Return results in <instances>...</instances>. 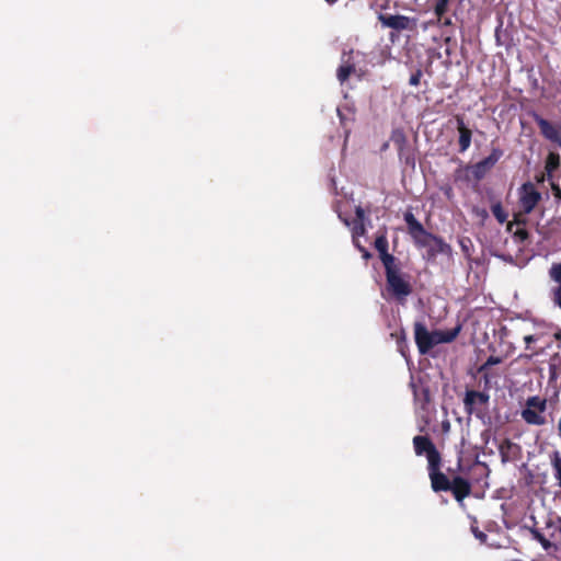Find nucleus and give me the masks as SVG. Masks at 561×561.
Wrapping results in <instances>:
<instances>
[{
    "label": "nucleus",
    "instance_id": "473e14b6",
    "mask_svg": "<svg viewBox=\"0 0 561 561\" xmlns=\"http://www.w3.org/2000/svg\"><path fill=\"white\" fill-rule=\"evenodd\" d=\"M366 220V215H365V210L362 206H357L355 208V219L354 221H362V222H365Z\"/></svg>",
    "mask_w": 561,
    "mask_h": 561
},
{
    "label": "nucleus",
    "instance_id": "4be33fe9",
    "mask_svg": "<svg viewBox=\"0 0 561 561\" xmlns=\"http://www.w3.org/2000/svg\"><path fill=\"white\" fill-rule=\"evenodd\" d=\"M480 375V385L483 388V391L488 392L492 388V379L495 377L494 374L490 371V369L485 371H478Z\"/></svg>",
    "mask_w": 561,
    "mask_h": 561
},
{
    "label": "nucleus",
    "instance_id": "1a4fd4ad",
    "mask_svg": "<svg viewBox=\"0 0 561 561\" xmlns=\"http://www.w3.org/2000/svg\"><path fill=\"white\" fill-rule=\"evenodd\" d=\"M413 447L417 456H426L427 466L442 461L439 451L428 436H414Z\"/></svg>",
    "mask_w": 561,
    "mask_h": 561
},
{
    "label": "nucleus",
    "instance_id": "5701e85b",
    "mask_svg": "<svg viewBox=\"0 0 561 561\" xmlns=\"http://www.w3.org/2000/svg\"><path fill=\"white\" fill-rule=\"evenodd\" d=\"M391 336L396 337L400 353L403 356H405L404 348L408 347V345H407V336H405L404 330H400L399 332L391 333Z\"/></svg>",
    "mask_w": 561,
    "mask_h": 561
},
{
    "label": "nucleus",
    "instance_id": "7ed1b4c3",
    "mask_svg": "<svg viewBox=\"0 0 561 561\" xmlns=\"http://www.w3.org/2000/svg\"><path fill=\"white\" fill-rule=\"evenodd\" d=\"M385 267L387 290L398 300L404 299L412 293L411 284L403 277L398 261Z\"/></svg>",
    "mask_w": 561,
    "mask_h": 561
},
{
    "label": "nucleus",
    "instance_id": "6ab92c4d",
    "mask_svg": "<svg viewBox=\"0 0 561 561\" xmlns=\"http://www.w3.org/2000/svg\"><path fill=\"white\" fill-rule=\"evenodd\" d=\"M549 383L553 385L557 382L560 374H561V358L556 355L549 362Z\"/></svg>",
    "mask_w": 561,
    "mask_h": 561
},
{
    "label": "nucleus",
    "instance_id": "c85d7f7f",
    "mask_svg": "<svg viewBox=\"0 0 561 561\" xmlns=\"http://www.w3.org/2000/svg\"><path fill=\"white\" fill-rule=\"evenodd\" d=\"M502 363V358L497 356H490L488 359L478 368L477 371H485L490 369L491 366L497 365Z\"/></svg>",
    "mask_w": 561,
    "mask_h": 561
},
{
    "label": "nucleus",
    "instance_id": "58836bf2",
    "mask_svg": "<svg viewBox=\"0 0 561 561\" xmlns=\"http://www.w3.org/2000/svg\"><path fill=\"white\" fill-rule=\"evenodd\" d=\"M328 4L332 5L334 4L337 0H324Z\"/></svg>",
    "mask_w": 561,
    "mask_h": 561
},
{
    "label": "nucleus",
    "instance_id": "dca6fc26",
    "mask_svg": "<svg viewBox=\"0 0 561 561\" xmlns=\"http://www.w3.org/2000/svg\"><path fill=\"white\" fill-rule=\"evenodd\" d=\"M412 388L415 405L422 411L427 412L432 401L430 388L424 386L417 387L414 383H412Z\"/></svg>",
    "mask_w": 561,
    "mask_h": 561
},
{
    "label": "nucleus",
    "instance_id": "f704fd0d",
    "mask_svg": "<svg viewBox=\"0 0 561 561\" xmlns=\"http://www.w3.org/2000/svg\"><path fill=\"white\" fill-rule=\"evenodd\" d=\"M551 190L554 198L560 202L561 201V187L558 183L551 182Z\"/></svg>",
    "mask_w": 561,
    "mask_h": 561
},
{
    "label": "nucleus",
    "instance_id": "a211bd4d",
    "mask_svg": "<svg viewBox=\"0 0 561 561\" xmlns=\"http://www.w3.org/2000/svg\"><path fill=\"white\" fill-rule=\"evenodd\" d=\"M431 332H432V336L435 342V345H437V344H442V343L453 342L459 333V328H456L454 330H448V331L434 330Z\"/></svg>",
    "mask_w": 561,
    "mask_h": 561
},
{
    "label": "nucleus",
    "instance_id": "c756f323",
    "mask_svg": "<svg viewBox=\"0 0 561 561\" xmlns=\"http://www.w3.org/2000/svg\"><path fill=\"white\" fill-rule=\"evenodd\" d=\"M533 537L539 541L545 550H548L551 547V542L538 530H531Z\"/></svg>",
    "mask_w": 561,
    "mask_h": 561
},
{
    "label": "nucleus",
    "instance_id": "393cba45",
    "mask_svg": "<svg viewBox=\"0 0 561 561\" xmlns=\"http://www.w3.org/2000/svg\"><path fill=\"white\" fill-rule=\"evenodd\" d=\"M551 463L554 472V478L558 481V485L561 488V457L559 453L554 454Z\"/></svg>",
    "mask_w": 561,
    "mask_h": 561
},
{
    "label": "nucleus",
    "instance_id": "b1692460",
    "mask_svg": "<svg viewBox=\"0 0 561 561\" xmlns=\"http://www.w3.org/2000/svg\"><path fill=\"white\" fill-rule=\"evenodd\" d=\"M526 215L527 214H524V210H522L520 213L518 214H515L514 215V219L513 221H510L507 224V231L512 232L513 231V226L514 225H517L519 227H524L526 224H527V218H526Z\"/></svg>",
    "mask_w": 561,
    "mask_h": 561
},
{
    "label": "nucleus",
    "instance_id": "f8f14e48",
    "mask_svg": "<svg viewBox=\"0 0 561 561\" xmlns=\"http://www.w3.org/2000/svg\"><path fill=\"white\" fill-rule=\"evenodd\" d=\"M378 21L383 27H389L396 31L412 30L415 26V19H411L405 15H391V14H378Z\"/></svg>",
    "mask_w": 561,
    "mask_h": 561
},
{
    "label": "nucleus",
    "instance_id": "9b49d317",
    "mask_svg": "<svg viewBox=\"0 0 561 561\" xmlns=\"http://www.w3.org/2000/svg\"><path fill=\"white\" fill-rule=\"evenodd\" d=\"M414 340L420 354H427L434 346L435 342L432 336V332L427 330L423 322L414 323Z\"/></svg>",
    "mask_w": 561,
    "mask_h": 561
},
{
    "label": "nucleus",
    "instance_id": "2eb2a0df",
    "mask_svg": "<svg viewBox=\"0 0 561 561\" xmlns=\"http://www.w3.org/2000/svg\"><path fill=\"white\" fill-rule=\"evenodd\" d=\"M455 121L457 124V130L459 133V138H458L459 149H458V151L460 153H463L471 146L472 130L465 124L463 115H460V114L455 115Z\"/></svg>",
    "mask_w": 561,
    "mask_h": 561
},
{
    "label": "nucleus",
    "instance_id": "4468645a",
    "mask_svg": "<svg viewBox=\"0 0 561 561\" xmlns=\"http://www.w3.org/2000/svg\"><path fill=\"white\" fill-rule=\"evenodd\" d=\"M374 247L378 251L379 257H380L383 266H386L387 264H392L393 262L397 261V259L388 252L389 242H388V238H387V229L386 228L378 231L375 242H374Z\"/></svg>",
    "mask_w": 561,
    "mask_h": 561
},
{
    "label": "nucleus",
    "instance_id": "412c9836",
    "mask_svg": "<svg viewBox=\"0 0 561 561\" xmlns=\"http://www.w3.org/2000/svg\"><path fill=\"white\" fill-rule=\"evenodd\" d=\"M449 1L450 0H436L434 5V14L437 18V22H440L448 11Z\"/></svg>",
    "mask_w": 561,
    "mask_h": 561
},
{
    "label": "nucleus",
    "instance_id": "9d476101",
    "mask_svg": "<svg viewBox=\"0 0 561 561\" xmlns=\"http://www.w3.org/2000/svg\"><path fill=\"white\" fill-rule=\"evenodd\" d=\"M541 201V194L531 182L524 183L519 188V205L524 214H530Z\"/></svg>",
    "mask_w": 561,
    "mask_h": 561
},
{
    "label": "nucleus",
    "instance_id": "bb28decb",
    "mask_svg": "<svg viewBox=\"0 0 561 561\" xmlns=\"http://www.w3.org/2000/svg\"><path fill=\"white\" fill-rule=\"evenodd\" d=\"M549 276L552 280L558 283V286H561V262L553 263L549 270Z\"/></svg>",
    "mask_w": 561,
    "mask_h": 561
},
{
    "label": "nucleus",
    "instance_id": "e433bc0d",
    "mask_svg": "<svg viewBox=\"0 0 561 561\" xmlns=\"http://www.w3.org/2000/svg\"><path fill=\"white\" fill-rule=\"evenodd\" d=\"M524 341H525V343L527 344V347H529V345H530L533 342H535V341H536V337H535V335H526V336L524 337Z\"/></svg>",
    "mask_w": 561,
    "mask_h": 561
},
{
    "label": "nucleus",
    "instance_id": "aec40b11",
    "mask_svg": "<svg viewBox=\"0 0 561 561\" xmlns=\"http://www.w3.org/2000/svg\"><path fill=\"white\" fill-rule=\"evenodd\" d=\"M491 211L500 224H504L507 220V213L504 210L501 202L492 204Z\"/></svg>",
    "mask_w": 561,
    "mask_h": 561
},
{
    "label": "nucleus",
    "instance_id": "f03ea898",
    "mask_svg": "<svg viewBox=\"0 0 561 561\" xmlns=\"http://www.w3.org/2000/svg\"><path fill=\"white\" fill-rule=\"evenodd\" d=\"M440 466L442 461L427 466L432 490L435 493L450 491L455 500L459 503H462L463 500L471 493L470 482L460 476H455L451 479L448 478L440 470Z\"/></svg>",
    "mask_w": 561,
    "mask_h": 561
},
{
    "label": "nucleus",
    "instance_id": "39448f33",
    "mask_svg": "<svg viewBox=\"0 0 561 561\" xmlns=\"http://www.w3.org/2000/svg\"><path fill=\"white\" fill-rule=\"evenodd\" d=\"M531 117L542 138L561 148V121H549L536 112L531 114Z\"/></svg>",
    "mask_w": 561,
    "mask_h": 561
},
{
    "label": "nucleus",
    "instance_id": "72a5a7b5",
    "mask_svg": "<svg viewBox=\"0 0 561 561\" xmlns=\"http://www.w3.org/2000/svg\"><path fill=\"white\" fill-rule=\"evenodd\" d=\"M553 302L561 309V286L553 289Z\"/></svg>",
    "mask_w": 561,
    "mask_h": 561
},
{
    "label": "nucleus",
    "instance_id": "f3484780",
    "mask_svg": "<svg viewBox=\"0 0 561 561\" xmlns=\"http://www.w3.org/2000/svg\"><path fill=\"white\" fill-rule=\"evenodd\" d=\"M560 168V156L558 152L550 151L547 154L545 161V171L548 181H551L553 172H556Z\"/></svg>",
    "mask_w": 561,
    "mask_h": 561
},
{
    "label": "nucleus",
    "instance_id": "a878e982",
    "mask_svg": "<svg viewBox=\"0 0 561 561\" xmlns=\"http://www.w3.org/2000/svg\"><path fill=\"white\" fill-rule=\"evenodd\" d=\"M366 225L362 221H353L352 237L353 241L358 240V237H363L366 234Z\"/></svg>",
    "mask_w": 561,
    "mask_h": 561
},
{
    "label": "nucleus",
    "instance_id": "ddd939ff",
    "mask_svg": "<svg viewBox=\"0 0 561 561\" xmlns=\"http://www.w3.org/2000/svg\"><path fill=\"white\" fill-rule=\"evenodd\" d=\"M356 73V62L354 60V50L343 51L341 65L336 70V78L341 83L348 80L351 75Z\"/></svg>",
    "mask_w": 561,
    "mask_h": 561
},
{
    "label": "nucleus",
    "instance_id": "2f4dec72",
    "mask_svg": "<svg viewBox=\"0 0 561 561\" xmlns=\"http://www.w3.org/2000/svg\"><path fill=\"white\" fill-rule=\"evenodd\" d=\"M421 77H422V71L420 69H417L414 73L411 75L409 83L414 87L419 85Z\"/></svg>",
    "mask_w": 561,
    "mask_h": 561
},
{
    "label": "nucleus",
    "instance_id": "cd10ccee",
    "mask_svg": "<svg viewBox=\"0 0 561 561\" xmlns=\"http://www.w3.org/2000/svg\"><path fill=\"white\" fill-rule=\"evenodd\" d=\"M512 232L514 240L518 243H524L529 238V233L524 227H518L515 231Z\"/></svg>",
    "mask_w": 561,
    "mask_h": 561
},
{
    "label": "nucleus",
    "instance_id": "4c0bfd02",
    "mask_svg": "<svg viewBox=\"0 0 561 561\" xmlns=\"http://www.w3.org/2000/svg\"><path fill=\"white\" fill-rule=\"evenodd\" d=\"M436 24H442V25H444V26H447V25H450V24H451V20H450V19H448V18H447V19H444V20L442 19V21H440V22H437V21H436Z\"/></svg>",
    "mask_w": 561,
    "mask_h": 561
},
{
    "label": "nucleus",
    "instance_id": "423d86ee",
    "mask_svg": "<svg viewBox=\"0 0 561 561\" xmlns=\"http://www.w3.org/2000/svg\"><path fill=\"white\" fill-rule=\"evenodd\" d=\"M390 140L398 151L399 159L408 167L415 165L414 149L410 146L408 137L402 128H394L391 131Z\"/></svg>",
    "mask_w": 561,
    "mask_h": 561
},
{
    "label": "nucleus",
    "instance_id": "c9c22d12",
    "mask_svg": "<svg viewBox=\"0 0 561 561\" xmlns=\"http://www.w3.org/2000/svg\"><path fill=\"white\" fill-rule=\"evenodd\" d=\"M473 534H474V537L478 538L481 542H485L486 540V535L479 530L478 528H473Z\"/></svg>",
    "mask_w": 561,
    "mask_h": 561
},
{
    "label": "nucleus",
    "instance_id": "0eeeda50",
    "mask_svg": "<svg viewBox=\"0 0 561 561\" xmlns=\"http://www.w3.org/2000/svg\"><path fill=\"white\" fill-rule=\"evenodd\" d=\"M490 394L485 391L467 390L463 398V408L468 415L476 414L480 416L483 413L482 408L489 404Z\"/></svg>",
    "mask_w": 561,
    "mask_h": 561
},
{
    "label": "nucleus",
    "instance_id": "6e6552de",
    "mask_svg": "<svg viewBox=\"0 0 561 561\" xmlns=\"http://www.w3.org/2000/svg\"><path fill=\"white\" fill-rule=\"evenodd\" d=\"M502 156V149L492 148L491 153L488 157L472 165H468L466 170L471 172L472 178L476 181H481L486 175V173L499 162Z\"/></svg>",
    "mask_w": 561,
    "mask_h": 561
},
{
    "label": "nucleus",
    "instance_id": "7c9ffc66",
    "mask_svg": "<svg viewBox=\"0 0 561 561\" xmlns=\"http://www.w3.org/2000/svg\"><path fill=\"white\" fill-rule=\"evenodd\" d=\"M354 245L359 250L365 260H369L371 257V253L363 247L358 240H354Z\"/></svg>",
    "mask_w": 561,
    "mask_h": 561
},
{
    "label": "nucleus",
    "instance_id": "20e7f679",
    "mask_svg": "<svg viewBox=\"0 0 561 561\" xmlns=\"http://www.w3.org/2000/svg\"><path fill=\"white\" fill-rule=\"evenodd\" d=\"M546 410L547 399L540 398L539 396H533L527 398L520 415L527 424L541 426L547 423L545 415Z\"/></svg>",
    "mask_w": 561,
    "mask_h": 561
},
{
    "label": "nucleus",
    "instance_id": "ea45409f",
    "mask_svg": "<svg viewBox=\"0 0 561 561\" xmlns=\"http://www.w3.org/2000/svg\"><path fill=\"white\" fill-rule=\"evenodd\" d=\"M388 148V142H385L381 147V150H386Z\"/></svg>",
    "mask_w": 561,
    "mask_h": 561
},
{
    "label": "nucleus",
    "instance_id": "f257e3e1",
    "mask_svg": "<svg viewBox=\"0 0 561 561\" xmlns=\"http://www.w3.org/2000/svg\"><path fill=\"white\" fill-rule=\"evenodd\" d=\"M403 219L414 245L417 249H425L428 260L435 259L438 254L451 253V247L443 238L427 231L411 210H407L403 214Z\"/></svg>",
    "mask_w": 561,
    "mask_h": 561
}]
</instances>
